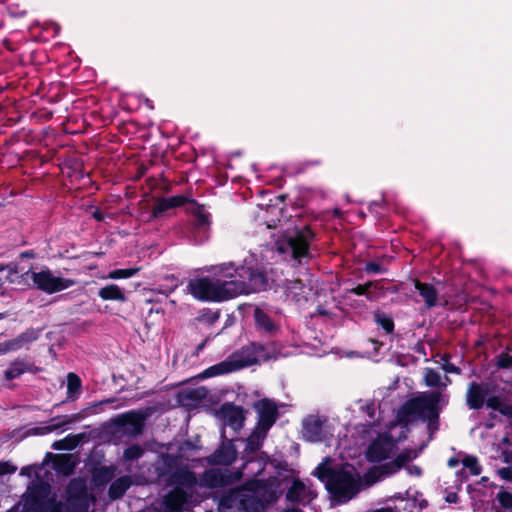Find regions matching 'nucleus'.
I'll use <instances>...</instances> for the list:
<instances>
[{"label":"nucleus","mask_w":512,"mask_h":512,"mask_svg":"<svg viewBox=\"0 0 512 512\" xmlns=\"http://www.w3.org/2000/svg\"><path fill=\"white\" fill-rule=\"evenodd\" d=\"M254 317L256 324L259 328L272 332L276 329V325L274 321L269 317V315L260 308H256L254 311Z\"/></svg>","instance_id":"obj_27"},{"label":"nucleus","mask_w":512,"mask_h":512,"mask_svg":"<svg viewBox=\"0 0 512 512\" xmlns=\"http://www.w3.org/2000/svg\"><path fill=\"white\" fill-rule=\"evenodd\" d=\"M38 337L39 331L35 329H30L17 336L15 340L17 341L19 348L21 349L24 346L28 345L29 343L37 340Z\"/></svg>","instance_id":"obj_31"},{"label":"nucleus","mask_w":512,"mask_h":512,"mask_svg":"<svg viewBox=\"0 0 512 512\" xmlns=\"http://www.w3.org/2000/svg\"><path fill=\"white\" fill-rule=\"evenodd\" d=\"M143 453L141 447L134 445L127 448L124 452V457L126 460H134L138 459Z\"/></svg>","instance_id":"obj_39"},{"label":"nucleus","mask_w":512,"mask_h":512,"mask_svg":"<svg viewBox=\"0 0 512 512\" xmlns=\"http://www.w3.org/2000/svg\"><path fill=\"white\" fill-rule=\"evenodd\" d=\"M8 348L6 342L0 343V354L8 353Z\"/></svg>","instance_id":"obj_47"},{"label":"nucleus","mask_w":512,"mask_h":512,"mask_svg":"<svg viewBox=\"0 0 512 512\" xmlns=\"http://www.w3.org/2000/svg\"><path fill=\"white\" fill-rule=\"evenodd\" d=\"M236 458V449L232 443L223 444L211 457L213 464L229 465Z\"/></svg>","instance_id":"obj_18"},{"label":"nucleus","mask_w":512,"mask_h":512,"mask_svg":"<svg viewBox=\"0 0 512 512\" xmlns=\"http://www.w3.org/2000/svg\"><path fill=\"white\" fill-rule=\"evenodd\" d=\"M81 386L79 377L74 373H69L67 376V393L68 397H73L74 393L78 392Z\"/></svg>","instance_id":"obj_32"},{"label":"nucleus","mask_w":512,"mask_h":512,"mask_svg":"<svg viewBox=\"0 0 512 512\" xmlns=\"http://www.w3.org/2000/svg\"><path fill=\"white\" fill-rule=\"evenodd\" d=\"M334 431V423L325 416L309 415L302 422L303 438L309 442L326 441Z\"/></svg>","instance_id":"obj_9"},{"label":"nucleus","mask_w":512,"mask_h":512,"mask_svg":"<svg viewBox=\"0 0 512 512\" xmlns=\"http://www.w3.org/2000/svg\"><path fill=\"white\" fill-rule=\"evenodd\" d=\"M447 396L428 392L405 403L398 414L399 422L408 423L417 419L426 420L431 428L437 421L439 410L447 403Z\"/></svg>","instance_id":"obj_5"},{"label":"nucleus","mask_w":512,"mask_h":512,"mask_svg":"<svg viewBox=\"0 0 512 512\" xmlns=\"http://www.w3.org/2000/svg\"><path fill=\"white\" fill-rule=\"evenodd\" d=\"M20 474H21V475H24V474H25V468H23V469L21 470V473H20Z\"/></svg>","instance_id":"obj_53"},{"label":"nucleus","mask_w":512,"mask_h":512,"mask_svg":"<svg viewBox=\"0 0 512 512\" xmlns=\"http://www.w3.org/2000/svg\"><path fill=\"white\" fill-rule=\"evenodd\" d=\"M62 505L55 501L40 503L36 499L27 498L17 504L11 512H61Z\"/></svg>","instance_id":"obj_14"},{"label":"nucleus","mask_w":512,"mask_h":512,"mask_svg":"<svg viewBox=\"0 0 512 512\" xmlns=\"http://www.w3.org/2000/svg\"><path fill=\"white\" fill-rule=\"evenodd\" d=\"M240 477V472L233 473L227 468H212L206 470L199 479H197L192 472L181 470L174 477L175 488L165 497L164 502L166 508L170 512H178L185 503L194 500L197 487H224L239 480Z\"/></svg>","instance_id":"obj_2"},{"label":"nucleus","mask_w":512,"mask_h":512,"mask_svg":"<svg viewBox=\"0 0 512 512\" xmlns=\"http://www.w3.org/2000/svg\"><path fill=\"white\" fill-rule=\"evenodd\" d=\"M220 416L224 424L230 426L235 431H238L243 425L244 415L240 407L225 404L220 410Z\"/></svg>","instance_id":"obj_16"},{"label":"nucleus","mask_w":512,"mask_h":512,"mask_svg":"<svg viewBox=\"0 0 512 512\" xmlns=\"http://www.w3.org/2000/svg\"><path fill=\"white\" fill-rule=\"evenodd\" d=\"M118 422L126 425L132 424L135 428H139L141 424V417L137 413H127L118 418Z\"/></svg>","instance_id":"obj_36"},{"label":"nucleus","mask_w":512,"mask_h":512,"mask_svg":"<svg viewBox=\"0 0 512 512\" xmlns=\"http://www.w3.org/2000/svg\"><path fill=\"white\" fill-rule=\"evenodd\" d=\"M463 466L466 469H469L472 475H479L481 473V467L478 463V460L473 456H466L462 460Z\"/></svg>","instance_id":"obj_34"},{"label":"nucleus","mask_w":512,"mask_h":512,"mask_svg":"<svg viewBox=\"0 0 512 512\" xmlns=\"http://www.w3.org/2000/svg\"><path fill=\"white\" fill-rule=\"evenodd\" d=\"M315 497L316 493L312 487L300 480H295L287 492L288 500L302 504L310 503Z\"/></svg>","instance_id":"obj_15"},{"label":"nucleus","mask_w":512,"mask_h":512,"mask_svg":"<svg viewBox=\"0 0 512 512\" xmlns=\"http://www.w3.org/2000/svg\"><path fill=\"white\" fill-rule=\"evenodd\" d=\"M365 270L367 272H374V273L381 271L380 266L377 263H374V262L367 263L366 267H365Z\"/></svg>","instance_id":"obj_45"},{"label":"nucleus","mask_w":512,"mask_h":512,"mask_svg":"<svg viewBox=\"0 0 512 512\" xmlns=\"http://www.w3.org/2000/svg\"><path fill=\"white\" fill-rule=\"evenodd\" d=\"M424 380H425L426 385L430 386V387H440V386L446 387L447 386V382L442 381L441 375L432 369L425 370Z\"/></svg>","instance_id":"obj_29"},{"label":"nucleus","mask_w":512,"mask_h":512,"mask_svg":"<svg viewBox=\"0 0 512 512\" xmlns=\"http://www.w3.org/2000/svg\"><path fill=\"white\" fill-rule=\"evenodd\" d=\"M488 395V385L471 383L467 391V404L472 409H479L483 406Z\"/></svg>","instance_id":"obj_17"},{"label":"nucleus","mask_w":512,"mask_h":512,"mask_svg":"<svg viewBox=\"0 0 512 512\" xmlns=\"http://www.w3.org/2000/svg\"><path fill=\"white\" fill-rule=\"evenodd\" d=\"M330 458H325L313 472V475L326 483L327 489L339 501L346 502L360 490L361 480L355 467L343 464L339 469L329 468Z\"/></svg>","instance_id":"obj_3"},{"label":"nucleus","mask_w":512,"mask_h":512,"mask_svg":"<svg viewBox=\"0 0 512 512\" xmlns=\"http://www.w3.org/2000/svg\"><path fill=\"white\" fill-rule=\"evenodd\" d=\"M77 420H78V417H77L76 415L64 416V417L62 418V421H61V422H59V423H57V424H55V425H53V426L50 428V430L58 429V428L63 427V426H65V425L71 424V423H73V422H75V421H77Z\"/></svg>","instance_id":"obj_41"},{"label":"nucleus","mask_w":512,"mask_h":512,"mask_svg":"<svg viewBox=\"0 0 512 512\" xmlns=\"http://www.w3.org/2000/svg\"><path fill=\"white\" fill-rule=\"evenodd\" d=\"M255 409L258 412L257 427L262 430L268 431L275 423L277 418V408L274 402L264 399L255 404Z\"/></svg>","instance_id":"obj_13"},{"label":"nucleus","mask_w":512,"mask_h":512,"mask_svg":"<svg viewBox=\"0 0 512 512\" xmlns=\"http://www.w3.org/2000/svg\"><path fill=\"white\" fill-rule=\"evenodd\" d=\"M114 476V469L112 467H101L94 473V481L96 484L104 485L110 481Z\"/></svg>","instance_id":"obj_30"},{"label":"nucleus","mask_w":512,"mask_h":512,"mask_svg":"<svg viewBox=\"0 0 512 512\" xmlns=\"http://www.w3.org/2000/svg\"><path fill=\"white\" fill-rule=\"evenodd\" d=\"M78 444V440L75 437H67L65 439L54 442L53 448L55 450H71Z\"/></svg>","instance_id":"obj_33"},{"label":"nucleus","mask_w":512,"mask_h":512,"mask_svg":"<svg viewBox=\"0 0 512 512\" xmlns=\"http://www.w3.org/2000/svg\"><path fill=\"white\" fill-rule=\"evenodd\" d=\"M138 272L137 268L130 269H116L109 273L107 278L110 279H120V278H130Z\"/></svg>","instance_id":"obj_35"},{"label":"nucleus","mask_w":512,"mask_h":512,"mask_svg":"<svg viewBox=\"0 0 512 512\" xmlns=\"http://www.w3.org/2000/svg\"><path fill=\"white\" fill-rule=\"evenodd\" d=\"M217 279L196 277L191 279L186 290L197 300L221 302L251 290L265 288L264 275L253 267L235 268L233 263H223L212 268Z\"/></svg>","instance_id":"obj_1"},{"label":"nucleus","mask_w":512,"mask_h":512,"mask_svg":"<svg viewBox=\"0 0 512 512\" xmlns=\"http://www.w3.org/2000/svg\"><path fill=\"white\" fill-rule=\"evenodd\" d=\"M93 216L99 221L103 219L102 213L100 211H95Z\"/></svg>","instance_id":"obj_50"},{"label":"nucleus","mask_w":512,"mask_h":512,"mask_svg":"<svg viewBox=\"0 0 512 512\" xmlns=\"http://www.w3.org/2000/svg\"><path fill=\"white\" fill-rule=\"evenodd\" d=\"M189 211L195 216L198 227H205L209 223V214L196 203L192 202Z\"/></svg>","instance_id":"obj_28"},{"label":"nucleus","mask_w":512,"mask_h":512,"mask_svg":"<svg viewBox=\"0 0 512 512\" xmlns=\"http://www.w3.org/2000/svg\"><path fill=\"white\" fill-rule=\"evenodd\" d=\"M25 277L32 280L35 288L47 294L66 290L75 284L74 280L57 276L48 268L29 270Z\"/></svg>","instance_id":"obj_8"},{"label":"nucleus","mask_w":512,"mask_h":512,"mask_svg":"<svg viewBox=\"0 0 512 512\" xmlns=\"http://www.w3.org/2000/svg\"><path fill=\"white\" fill-rule=\"evenodd\" d=\"M16 469L17 468L9 462H0V475L12 474Z\"/></svg>","instance_id":"obj_43"},{"label":"nucleus","mask_w":512,"mask_h":512,"mask_svg":"<svg viewBox=\"0 0 512 512\" xmlns=\"http://www.w3.org/2000/svg\"><path fill=\"white\" fill-rule=\"evenodd\" d=\"M486 404L488 407H490L492 409H500L501 401L498 397H489L486 400Z\"/></svg>","instance_id":"obj_44"},{"label":"nucleus","mask_w":512,"mask_h":512,"mask_svg":"<svg viewBox=\"0 0 512 512\" xmlns=\"http://www.w3.org/2000/svg\"><path fill=\"white\" fill-rule=\"evenodd\" d=\"M445 370L448 372H456L457 371V369L453 365L446 366Z\"/></svg>","instance_id":"obj_51"},{"label":"nucleus","mask_w":512,"mask_h":512,"mask_svg":"<svg viewBox=\"0 0 512 512\" xmlns=\"http://www.w3.org/2000/svg\"><path fill=\"white\" fill-rule=\"evenodd\" d=\"M377 289H379L378 282H367L352 288L349 292L356 295H365L369 300L374 301L378 298V295L375 292Z\"/></svg>","instance_id":"obj_25"},{"label":"nucleus","mask_w":512,"mask_h":512,"mask_svg":"<svg viewBox=\"0 0 512 512\" xmlns=\"http://www.w3.org/2000/svg\"><path fill=\"white\" fill-rule=\"evenodd\" d=\"M509 474H510V471H509V470H507V469H503V470H501V475H502V477H504V478H508Z\"/></svg>","instance_id":"obj_52"},{"label":"nucleus","mask_w":512,"mask_h":512,"mask_svg":"<svg viewBox=\"0 0 512 512\" xmlns=\"http://www.w3.org/2000/svg\"><path fill=\"white\" fill-rule=\"evenodd\" d=\"M68 509L71 512H88L90 500L85 484L81 480H72L67 488Z\"/></svg>","instance_id":"obj_12"},{"label":"nucleus","mask_w":512,"mask_h":512,"mask_svg":"<svg viewBox=\"0 0 512 512\" xmlns=\"http://www.w3.org/2000/svg\"><path fill=\"white\" fill-rule=\"evenodd\" d=\"M267 431L262 430L257 427L253 431V433L246 440V448L245 451L247 453L256 452L262 445L263 440L265 439Z\"/></svg>","instance_id":"obj_21"},{"label":"nucleus","mask_w":512,"mask_h":512,"mask_svg":"<svg viewBox=\"0 0 512 512\" xmlns=\"http://www.w3.org/2000/svg\"><path fill=\"white\" fill-rule=\"evenodd\" d=\"M187 199L183 196H173L170 198H162L157 201L155 206L152 210V217L157 218L159 217L163 212L182 206L186 203Z\"/></svg>","instance_id":"obj_19"},{"label":"nucleus","mask_w":512,"mask_h":512,"mask_svg":"<svg viewBox=\"0 0 512 512\" xmlns=\"http://www.w3.org/2000/svg\"><path fill=\"white\" fill-rule=\"evenodd\" d=\"M497 499L502 508L512 511V494L506 491L500 492Z\"/></svg>","instance_id":"obj_38"},{"label":"nucleus","mask_w":512,"mask_h":512,"mask_svg":"<svg viewBox=\"0 0 512 512\" xmlns=\"http://www.w3.org/2000/svg\"><path fill=\"white\" fill-rule=\"evenodd\" d=\"M99 296L103 300L125 301L123 291L115 284L107 285L99 290Z\"/></svg>","instance_id":"obj_26"},{"label":"nucleus","mask_w":512,"mask_h":512,"mask_svg":"<svg viewBox=\"0 0 512 512\" xmlns=\"http://www.w3.org/2000/svg\"><path fill=\"white\" fill-rule=\"evenodd\" d=\"M30 370V364L24 360H16L10 364L4 373L6 380H13Z\"/></svg>","instance_id":"obj_23"},{"label":"nucleus","mask_w":512,"mask_h":512,"mask_svg":"<svg viewBox=\"0 0 512 512\" xmlns=\"http://www.w3.org/2000/svg\"><path fill=\"white\" fill-rule=\"evenodd\" d=\"M396 441L387 431L379 432L369 445L366 455L371 462H381L397 456Z\"/></svg>","instance_id":"obj_10"},{"label":"nucleus","mask_w":512,"mask_h":512,"mask_svg":"<svg viewBox=\"0 0 512 512\" xmlns=\"http://www.w3.org/2000/svg\"><path fill=\"white\" fill-rule=\"evenodd\" d=\"M313 233L309 228L289 236L279 246V251L282 253H290L294 259H300L308 255L309 241L312 239Z\"/></svg>","instance_id":"obj_11"},{"label":"nucleus","mask_w":512,"mask_h":512,"mask_svg":"<svg viewBox=\"0 0 512 512\" xmlns=\"http://www.w3.org/2000/svg\"><path fill=\"white\" fill-rule=\"evenodd\" d=\"M375 319H376V322L378 323V325H380L386 331V333L392 332V330L394 328V324H393V321L389 317L382 315V314H377L375 316Z\"/></svg>","instance_id":"obj_37"},{"label":"nucleus","mask_w":512,"mask_h":512,"mask_svg":"<svg viewBox=\"0 0 512 512\" xmlns=\"http://www.w3.org/2000/svg\"><path fill=\"white\" fill-rule=\"evenodd\" d=\"M512 365V356L508 354H502L498 359V366L502 368H509Z\"/></svg>","instance_id":"obj_42"},{"label":"nucleus","mask_w":512,"mask_h":512,"mask_svg":"<svg viewBox=\"0 0 512 512\" xmlns=\"http://www.w3.org/2000/svg\"><path fill=\"white\" fill-rule=\"evenodd\" d=\"M53 466L59 473L68 475L74 469L75 462L72 460L71 455H55L53 460Z\"/></svg>","instance_id":"obj_22"},{"label":"nucleus","mask_w":512,"mask_h":512,"mask_svg":"<svg viewBox=\"0 0 512 512\" xmlns=\"http://www.w3.org/2000/svg\"><path fill=\"white\" fill-rule=\"evenodd\" d=\"M195 394L198 397H204L205 396V390L204 389H197V390H195Z\"/></svg>","instance_id":"obj_49"},{"label":"nucleus","mask_w":512,"mask_h":512,"mask_svg":"<svg viewBox=\"0 0 512 512\" xmlns=\"http://www.w3.org/2000/svg\"><path fill=\"white\" fill-rule=\"evenodd\" d=\"M265 359L263 348L252 344L232 354L225 361L211 366L204 372L205 377L230 373L241 368L256 364Z\"/></svg>","instance_id":"obj_7"},{"label":"nucleus","mask_w":512,"mask_h":512,"mask_svg":"<svg viewBox=\"0 0 512 512\" xmlns=\"http://www.w3.org/2000/svg\"><path fill=\"white\" fill-rule=\"evenodd\" d=\"M268 501L267 487L259 480L225 494L219 503V512H261Z\"/></svg>","instance_id":"obj_4"},{"label":"nucleus","mask_w":512,"mask_h":512,"mask_svg":"<svg viewBox=\"0 0 512 512\" xmlns=\"http://www.w3.org/2000/svg\"><path fill=\"white\" fill-rule=\"evenodd\" d=\"M6 344H7V348H8V351L11 352V351H17L19 350V345L17 343V341L14 339H11L9 341H6Z\"/></svg>","instance_id":"obj_46"},{"label":"nucleus","mask_w":512,"mask_h":512,"mask_svg":"<svg viewBox=\"0 0 512 512\" xmlns=\"http://www.w3.org/2000/svg\"><path fill=\"white\" fill-rule=\"evenodd\" d=\"M131 480L129 477L124 476L114 481L109 488V496L112 499H118L124 495L126 490L130 487Z\"/></svg>","instance_id":"obj_24"},{"label":"nucleus","mask_w":512,"mask_h":512,"mask_svg":"<svg viewBox=\"0 0 512 512\" xmlns=\"http://www.w3.org/2000/svg\"><path fill=\"white\" fill-rule=\"evenodd\" d=\"M418 454L419 451L415 449L402 450L393 460L371 468L364 476L365 483L372 485L386 477L396 474L402 468H405L409 475L419 477L422 474L421 468L416 465H410V463L418 457Z\"/></svg>","instance_id":"obj_6"},{"label":"nucleus","mask_w":512,"mask_h":512,"mask_svg":"<svg viewBox=\"0 0 512 512\" xmlns=\"http://www.w3.org/2000/svg\"><path fill=\"white\" fill-rule=\"evenodd\" d=\"M14 273L13 269L7 265L0 264V286Z\"/></svg>","instance_id":"obj_40"},{"label":"nucleus","mask_w":512,"mask_h":512,"mask_svg":"<svg viewBox=\"0 0 512 512\" xmlns=\"http://www.w3.org/2000/svg\"><path fill=\"white\" fill-rule=\"evenodd\" d=\"M415 288L419 291L420 295L423 297L426 306L431 308L437 304L438 296L435 288L432 285L422 283L420 281H415Z\"/></svg>","instance_id":"obj_20"},{"label":"nucleus","mask_w":512,"mask_h":512,"mask_svg":"<svg viewBox=\"0 0 512 512\" xmlns=\"http://www.w3.org/2000/svg\"><path fill=\"white\" fill-rule=\"evenodd\" d=\"M459 463V460L456 459V458H451L449 461H448V465L452 468L456 467Z\"/></svg>","instance_id":"obj_48"}]
</instances>
